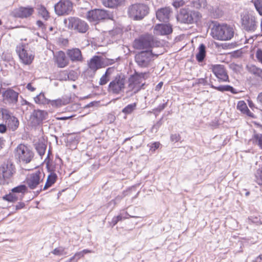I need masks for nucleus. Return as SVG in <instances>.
Listing matches in <instances>:
<instances>
[{
	"mask_svg": "<svg viewBox=\"0 0 262 262\" xmlns=\"http://www.w3.org/2000/svg\"><path fill=\"white\" fill-rule=\"evenodd\" d=\"M234 31L231 26L227 24H215L211 29L212 37L219 40H230L234 36Z\"/></svg>",
	"mask_w": 262,
	"mask_h": 262,
	"instance_id": "obj_1",
	"label": "nucleus"
},
{
	"mask_svg": "<svg viewBox=\"0 0 262 262\" xmlns=\"http://www.w3.org/2000/svg\"><path fill=\"white\" fill-rule=\"evenodd\" d=\"M145 75V73H136L129 78L127 90L126 92L128 96H133L143 88L145 84L143 81Z\"/></svg>",
	"mask_w": 262,
	"mask_h": 262,
	"instance_id": "obj_2",
	"label": "nucleus"
},
{
	"mask_svg": "<svg viewBox=\"0 0 262 262\" xmlns=\"http://www.w3.org/2000/svg\"><path fill=\"white\" fill-rule=\"evenodd\" d=\"M126 80L124 75L118 73L108 84L107 91L113 94H119L124 92Z\"/></svg>",
	"mask_w": 262,
	"mask_h": 262,
	"instance_id": "obj_3",
	"label": "nucleus"
},
{
	"mask_svg": "<svg viewBox=\"0 0 262 262\" xmlns=\"http://www.w3.org/2000/svg\"><path fill=\"white\" fill-rule=\"evenodd\" d=\"M149 12V7L144 4H135L129 6L128 9L129 16L134 20H141Z\"/></svg>",
	"mask_w": 262,
	"mask_h": 262,
	"instance_id": "obj_4",
	"label": "nucleus"
},
{
	"mask_svg": "<svg viewBox=\"0 0 262 262\" xmlns=\"http://www.w3.org/2000/svg\"><path fill=\"white\" fill-rule=\"evenodd\" d=\"M242 27L249 32H254L258 26L256 17L252 13H244L241 15Z\"/></svg>",
	"mask_w": 262,
	"mask_h": 262,
	"instance_id": "obj_5",
	"label": "nucleus"
},
{
	"mask_svg": "<svg viewBox=\"0 0 262 262\" xmlns=\"http://www.w3.org/2000/svg\"><path fill=\"white\" fill-rule=\"evenodd\" d=\"M15 157L23 164H28L33 159L34 153L28 146L20 144L15 149Z\"/></svg>",
	"mask_w": 262,
	"mask_h": 262,
	"instance_id": "obj_6",
	"label": "nucleus"
},
{
	"mask_svg": "<svg viewBox=\"0 0 262 262\" xmlns=\"http://www.w3.org/2000/svg\"><path fill=\"white\" fill-rule=\"evenodd\" d=\"M201 17L200 13L198 11H189L186 9H183L180 10L178 15L177 19L182 23L192 24L198 21Z\"/></svg>",
	"mask_w": 262,
	"mask_h": 262,
	"instance_id": "obj_7",
	"label": "nucleus"
},
{
	"mask_svg": "<svg viewBox=\"0 0 262 262\" xmlns=\"http://www.w3.org/2000/svg\"><path fill=\"white\" fill-rule=\"evenodd\" d=\"M68 21V28L76 30L79 33H85L89 29L87 23L78 17H71L68 19H64V22L67 24Z\"/></svg>",
	"mask_w": 262,
	"mask_h": 262,
	"instance_id": "obj_8",
	"label": "nucleus"
},
{
	"mask_svg": "<svg viewBox=\"0 0 262 262\" xmlns=\"http://www.w3.org/2000/svg\"><path fill=\"white\" fill-rule=\"evenodd\" d=\"M154 55L150 50L141 51L135 57V61L141 68H146L150 66L153 60Z\"/></svg>",
	"mask_w": 262,
	"mask_h": 262,
	"instance_id": "obj_9",
	"label": "nucleus"
},
{
	"mask_svg": "<svg viewBox=\"0 0 262 262\" xmlns=\"http://www.w3.org/2000/svg\"><path fill=\"white\" fill-rule=\"evenodd\" d=\"M154 45V37L152 35L146 34L141 36L134 41V47L137 49H146L149 50Z\"/></svg>",
	"mask_w": 262,
	"mask_h": 262,
	"instance_id": "obj_10",
	"label": "nucleus"
},
{
	"mask_svg": "<svg viewBox=\"0 0 262 262\" xmlns=\"http://www.w3.org/2000/svg\"><path fill=\"white\" fill-rule=\"evenodd\" d=\"M43 173L39 170L33 172L27 177L25 182L31 189L36 188L43 181Z\"/></svg>",
	"mask_w": 262,
	"mask_h": 262,
	"instance_id": "obj_11",
	"label": "nucleus"
},
{
	"mask_svg": "<svg viewBox=\"0 0 262 262\" xmlns=\"http://www.w3.org/2000/svg\"><path fill=\"white\" fill-rule=\"evenodd\" d=\"M2 97L4 103L13 106L18 101V93L9 88L2 93Z\"/></svg>",
	"mask_w": 262,
	"mask_h": 262,
	"instance_id": "obj_12",
	"label": "nucleus"
},
{
	"mask_svg": "<svg viewBox=\"0 0 262 262\" xmlns=\"http://www.w3.org/2000/svg\"><path fill=\"white\" fill-rule=\"evenodd\" d=\"M54 9L58 15L69 14L72 10L73 4L68 0H61L55 5Z\"/></svg>",
	"mask_w": 262,
	"mask_h": 262,
	"instance_id": "obj_13",
	"label": "nucleus"
},
{
	"mask_svg": "<svg viewBox=\"0 0 262 262\" xmlns=\"http://www.w3.org/2000/svg\"><path fill=\"white\" fill-rule=\"evenodd\" d=\"M108 12L103 9H94L88 12L86 17L90 21H97L108 18Z\"/></svg>",
	"mask_w": 262,
	"mask_h": 262,
	"instance_id": "obj_14",
	"label": "nucleus"
},
{
	"mask_svg": "<svg viewBox=\"0 0 262 262\" xmlns=\"http://www.w3.org/2000/svg\"><path fill=\"white\" fill-rule=\"evenodd\" d=\"M16 51L21 61L24 64L29 65L32 62L34 55L31 51L25 49L24 46L17 48Z\"/></svg>",
	"mask_w": 262,
	"mask_h": 262,
	"instance_id": "obj_15",
	"label": "nucleus"
},
{
	"mask_svg": "<svg viewBox=\"0 0 262 262\" xmlns=\"http://www.w3.org/2000/svg\"><path fill=\"white\" fill-rule=\"evenodd\" d=\"M211 70L219 82L229 81V77L227 71L223 65H212Z\"/></svg>",
	"mask_w": 262,
	"mask_h": 262,
	"instance_id": "obj_16",
	"label": "nucleus"
},
{
	"mask_svg": "<svg viewBox=\"0 0 262 262\" xmlns=\"http://www.w3.org/2000/svg\"><path fill=\"white\" fill-rule=\"evenodd\" d=\"M13 174L12 165H4L0 167V184L8 183V180Z\"/></svg>",
	"mask_w": 262,
	"mask_h": 262,
	"instance_id": "obj_17",
	"label": "nucleus"
},
{
	"mask_svg": "<svg viewBox=\"0 0 262 262\" xmlns=\"http://www.w3.org/2000/svg\"><path fill=\"white\" fill-rule=\"evenodd\" d=\"M47 116L48 113L45 111L34 110L30 117L31 123L34 126L38 125L42 123L43 120L47 118Z\"/></svg>",
	"mask_w": 262,
	"mask_h": 262,
	"instance_id": "obj_18",
	"label": "nucleus"
},
{
	"mask_svg": "<svg viewBox=\"0 0 262 262\" xmlns=\"http://www.w3.org/2000/svg\"><path fill=\"white\" fill-rule=\"evenodd\" d=\"M33 12L34 9L32 7H20L13 11L12 15L15 17L25 18L31 16Z\"/></svg>",
	"mask_w": 262,
	"mask_h": 262,
	"instance_id": "obj_19",
	"label": "nucleus"
},
{
	"mask_svg": "<svg viewBox=\"0 0 262 262\" xmlns=\"http://www.w3.org/2000/svg\"><path fill=\"white\" fill-rule=\"evenodd\" d=\"M172 32V26L170 24H157L154 28V33L158 35H168Z\"/></svg>",
	"mask_w": 262,
	"mask_h": 262,
	"instance_id": "obj_20",
	"label": "nucleus"
},
{
	"mask_svg": "<svg viewBox=\"0 0 262 262\" xmlns=\"http://www.w3.org/2000/svg\"><path fill=\"white\" fill-rule=\"evenodd\" d=\"M171 12L169 7L160 8L156 12L157 18L160 21L167 22L169 20Z\"/></svg>",
	"mask_w": 262,
	"mask_h": 262,
	"instance_id": "obj_21",
	"label": "nucleus"
},
{
	"mask_svg": "<svg viewBox=\"0 0 262 262\" xmlns=\"http://www.w3.org/2000/svg\"><path fill=\"white\" fill-rule=\"evenodd\" d=\"M67 54L73 62H81L83 61L81 52L78 48L68 50Z\"/></svg>",
	"mask_w": 262,
	"mask_h": 262,
	"instance_id": "obj_22",
	"label": "nucleus"
},
{
	"mask_svg": "<svg viewBox=\"0 0 262 262\" xmlns=\"http://www.w3.org/2000/svg\"><path fill=\"white\" fill-rule=\"evenodd\" d=\"M89 68L95 72L102 67L101 58L98 56H95L92 58L88 62Z\"/></svg>",
	"mask_w": 262,
	"mask_h": 262,
	"instance_id": "obj_23",
	"label": "nucleus"
},
{
	"mask_svg": "<svg viewBox=\"0 0 262 262\" xmlns=\"http://www.w3.org/2000/svg\"><path fill=\"white\" fill-rule=\"evenodd\" d=\"M56 62L59 68H64L69 63V61L63 51L58 52L56 55Z\"/></svg>",
	"mask_w": 262,
	"mask_h": 262,
	"instance_id": "obj_24",
	"label": "nucleus"
},
{
	"mask_svg": "<svg viewBox=\"0 0 262 262\" xmlns=\"http://www.w3.org/2000/svg\"><path fill=\"white\" fill-rule=\"evenodd\" d=\"M115 71V69L114 68H108L106 69L105 73L100 78L99 81V84L101 85H103L106 84L111 78V75Z\"/></svg>",
	"mask_w": 262,
	"mask_h": 262,
	"instance_id": "obj_25",
	"label": "nucleus"
},
{
	"mask_svg": "<svg viewBox=\"0 0 262 262\" xmlns=\"http://www.w3.org/2000/svg\"><path fill=\"white\" fill-rule=\"evenodd\" d=\"M209 85L212 88H213L219 91H221V92L230 91L232 94L237 93V91H236V90L230 85H221V86H215L213 85V82L211 80H210V81H209Z\"/></svg>",
	"mask_w": 262,
	"mask_h": 262,
	"instance_id": "obj_26",
	"label": "nucleus"
},
{
	"mask_svg": "<svg viewBox=\"0 0 262 262\" xmlns=\"http://www.w3.org/2000/svg\"><path fill=\"white\" fill-rule=\"evenodd\" d=\"M191 6L197 9H208L207 0H192L190 1Z\"/></svg>",
	"mask_w": 262,
	"mask_h": 262,
	"instance_id": "obj_27",
	"label": "nucleus"
},
{
	"mask_svg": "<svg viewBox=\"0 0 262 262\" xmlns=\"http://www.w3.org/2000/svg\"><path fill=\"white\" fill-rule=\"evenodd\" d=\"M124 0H101L102 4L106 7L114 8L121 5Z\"/></svg>",
	"mask_w": 262,
	"mask_h": 262,
	"instance_id": "obj_28",
	"label": "nucleus"
},
{
	"mask_svg": "<svg viewBox=\"0 0 262 262\" xmlns=\"http://www.w3.org/2000/svg\"><path fill=\"white\" fill-rule=\"evenodd\" d=\"M4 200L9 201V202H15L18 200H21L22 194H17L16 192H13L11 190V192H10L9 194H6L3 197Z\"/></svg>",
	"mask_w": 262,
	"mask_h": 262,
	"instance_id": "obj_29",
	"label": "nucleus"
},
{
	"mask_svg": "<svg viewBox=\"0 0 262 262\" xmlns=\"http://www.w3.org/2000/svg\"><path fill=\"white\" fill-rule=\"evenodd\" d=\"M237 108L242 113L246 114L249 116H252V113L249 110L246 103L244 101H238L237 105Z\"/></svg>",
	"mask_w": 262,
	"mask_h": 262,
	"instance_id": "obj_30",
	"label": "nucleus"
},
{
	"mask_svg": "<svg viewBox=\"0 0 262 262\" xmlns=\"http://www.w3.org/2000/svg\"><path fill=\"white\" fill-rule=\"evenodd\" d=\"M248 72L256 77L262 79V69L256 67L254 65L247 66Z\"/></svg>",
	"mask_w": 262,
	"mask_h": 262,
	"instance_id": "obj_31",
	"label": "nucleus"
},
{
	"mask_svg": "<svg viewBox=\"0 0 262 262\" xmlns=\"http://www.w3.org/2000/svg\"><path fill=\"white\" fill-rule=\"evenodd\" d=\"M35 102L38 104H48L50 100L46 98L43 93L41 92L39 94L34 98Z\"/></svg>",
	"mask_w": 262,
	"mask_h": 262,
	"instance_id": "obj_32",
	"label": "nucleus"
},
{
	"mask_svg": "<svg viewBox=\"0 0 262 262\" xmlns=\"http://www.w3.org/2000/svg\"><path fill=\"white\" fill-rule=\"evenodd\" d=\"M206 56V47L202 43L199 48V52L196 55V58L198 61L202 62L204 60Z\"/></svg>",
	"mask_w": 262,
	"mask_h": 262,
	"instance_id": "obj_33",
	"label": "nucleus"
},
{
	"mask_svg": "<svg viewBox=\"0 0 262 262\" xmlns=\"http://www.w3.org/2000/svg\"><path fill=\"white\" fill-rule=\"evenodd\" d=\"M7 123L8 127L13 131L15 130L19 125V121L15 117H12L11 119L7 122Z\"/></svg>",
	"mask_w": 262,
	"mask_h": 262,
	"instance_id": "obj_34",
	"label": "nucleus"
},
{
	"mask_svg": "<svg viewBox=\"0 0 262 262\" xmlns=\"http://www.w3.org/2000/svg\"><path fill=\"white\" fill-rule=\"evenodd\" d=\"M28 188L25 185H20L12 189L13 192H16L17 194H22V198L26 192H27Z\"/></svg>",
	"mask_w": 262,
	"mask_h": 262,
	"instance_id": "obj_35",
	"label": "nucleus"
},
{
	"mask_svg": "<svg viewBox=\"0 0 262 262\" xmlns=\"http://www.w3.org/2000/svg\"><path fill=\"white\" fill-rule=\"evenodd\" d=\"M56 178L57 176L55 174L51 173L49 174L48 177L46 184L44 186L43 190L47 189L51 186V185L55 182Z\"/></svg>",
	"mask_w": 262,
	"mask_h": 262,
	"instance_id": "obj_36",
	"label": "nucleus"
},
{
	"mask_svg": "<svg viewBox=\"0 0 262 262\" xmlns=\"http://www.w3.org/2000/svg\"><path fill=\"white\" fill-rule=\"evenodd\" d=\"M46 147V145L43 142H39L35 145L36 150L41 157L45 155Z\"/></svg>",
	"mask_w": 262,
	"mask_h": 262,
	"instance_id": "obj_37",
	"label": "nucleus"
},
{
	"mask_svg": "<svg viewBox=\"0 0 262 262\" xmlns=\"http://www.w3.org/2000/svg\"><path fill=\"white\" fill-rule=\"evenodd\" d=\"M136 103L128 104L122 110V112L126 115L131 114L136 109Z\"/></svg>",
	"mask_w": 262,
	"mask_h": 262,
	"instance_id": "obj_38",
	"label": "nucleus"
},
{
	"mask_svg": "<svg viewBox=\"0 0 262 262\" xmlns=\"http://www.w3.org/2000/svg\"><path fill=\"white\" fill-rule=\"evenodd\" d=\"M38 15L45 20L49 17V13L46 8L42 6H39L37 8Z\"/></svg>",
	"mask_w": 262,
	"mask_h": 262,
	"instance_id": "obj_39",
	"label": "nucleus"
},
{
	"mask_svg": "<svg viewBox=\"0 0 262 262\" xmlns=\"http://www.w3.org/2000/svg\"><path fill=\"white\" fill-rule=\"evenodd\" d=\"M0 112L2 113L3 119L6 120V122L11 119L12 117H14L9 110L6 108H1L0 110Z\"/></svg>",
	"mask_w": 262,
	"mask_h": 262,
	"instance_id": "obj_40",
	"label": "nucleus"
},
{
	"mask_svg": "<svg viewBox=\"0 0 262 262\" xmlns=\"http://www.w3.org/2000/svg\"><path fill=\"white\" fill-rule=\"evenodd\" d=\"M65 76V80L68 79L71 81H75L78 78L77 73L74 71H71L69 73H64Z\"/></svg>",
	"mask_w": 262,
	"mask_h": 262,
	"instance_id": "obj_41",
	"label": "nucleus"
},
{
	"mask_svg": "<svg viewBox=\"0 0 262 262\" xmlns=\"http://www.w3.org/2000/svg\"><path fill=\"white\" fill-rule=\"evenodd\" d=\"M253 139L254 143L262 149V134H256Z\"/></svg>",
	"mask_w": 262,
	"mask_h": 262,
	"instance_id": "obj_42",
	"label": "nucleus"
},
{
	"mask_svg": "<svg viewBox=\"0 0 262 262\" xmlns=\"http://www.w3.org/2000/svg\"><path fill=\"white\" fill-rule=\"evenodd\" d=\"M252 2L260 15H262V0H252Z\"/></svg>",
	"mask_w": 262,
	"mask_h": 262,
	"instance_id": "obj_43",
	"label": "nucleus"
},
{
	"mask_svg": "<svg viewBox=\"0 0 262 262\" xmlns=\"http://www.w3.org/2000/svg\"><path fill=\"white\" fill-rule=\"evenodd\" d=\"M255 181L259 185H262V167L258 168L255 174Z\"/></svg>",
	"mask_w": 262,
	"mask_h": 262,
	"instance_id": "obj_44",
	"label": "nucleus"
},
{
	"mask_svg": "<svg viewBox=\"0 0 262 262\" xmlns=\"http://www.w3.org/2000/svg\"><path fill=\"white\" fill-rule=\"evenodd\" d=\"M249 220L257 225L262 224V216L258 215L251 216L249 217Z\"/></svg>",
	"mask_w": 262,
	"mask_h": 262,
	"instance_id": "obj_45",
	"label": "nucleus"
},
{
	"mask_svg": "<svg viewBox=\"0 0 262 262\" xmlns=\"http://www.w3.org/2000/svg\"><path fill=\"white\" fill-rule=\"evenodd\" d=\"M52 253L54 255L58 256L66 255L67 254V252L64 251V249L62 247L55 248L52 251Z\"/></svg>",
	"mask_w": 262,
	"mask_h": 262,
	"instance_id": "obj_46",
	"label": "nucleus"
},
{
	"mask_svg": "<svg viewBox=\"0 0 262 262\" xmlns=\"http://www.w3.org/2000/svg\"><path fill=\"white\" fill-rule=\"evenodd\" d=\"M49 104H51V105L53 107H58L61 106L63 104V103L62 100L58 99L53 100H50Z\"/></svg>",
	"mask_w": 262,
	"mask_h": 262,
	"instance_id": "obj_47",
	"label": "nucleus"
},
{
	"mask_svg": "<svg viewBox=\"0 0 262 262\" xmlns=\"http://www.w3.org/2000/svg\"><path fill=\"white\" fill-rule=\"evenodd\" d=\"M255 56L257 60L262 63V50L258 49L256 51Z\"/></svg>",
	"mask_w": 262,
	"mask_h": 262,
	"instance_id": "obj_48",
	"label": "nucleus"
},
{
	"mask_svg": "<svg viewBox=\"0 0 262 262\" xmlns=\"http://www.w3.org/2000/svg\"><path fill=\"white\" fill-rule=\"evenodd\" d=\"M83 256L82 251L77 252L70 259V262H71L74 259H76V260L79 259L80 257Z\"/></svg>",
	"mask_w": 262,
	"mask_h": 262,
	"instance_id": "obj_49",
	"label": "nucleus"
},
{
	"mask_svg": "<svg viewBox=\"0 0 262 262\" xmlns=\"http://www.w3.org/2000/svg\"><path fill=\"white\" fill-rule=\"evenodd\" d=\"M184 4V2L183 0L176 1L173 2L172 5L176 8H179Z\"/></svg>",
	"mask_w": 262,
	"mask_h": 262,
	"instance_id": "obj_50",
	"label": "nucleus"
},
{
	"mask_svg": "<svg viewBox=\"0 0 262 262\" xmlns=\"http://www.w3.org/2000/svg\"><path fill=\"white\" fill-rule=\"evenodd\" d=\"M198 83L203 84L204 85H209V82H208L206 78H199L198 79Z\"/></svg>",
	"mask_w": 262,
	"mask_h": 262,
	"instance_id": "obj_51",
	"label": "nucleus"
},
{
	"mask_svg": "<svg viewBox=\"0 0 262 262\" xmlns=\"http://www.w3.org/2000/svg\"><path fill=\"white\" fill-rule=\"evenodd\" d=\"M167 105V101L163 103V104H161L156 108V111L158 112H161L166 107Z\"/></svg>",
	"mask_w": 262,
	"mask_h": 262,
	"instance_id": "obj_52",
	"label": "nucleus"
},
{
	"mask_svg": "<svg viewBox=\"0 0 262 262\" xmlns=\"http://www.w3.org/2000/svg\"><path fill=\"white\" fill-rule=\"evenodd\" d=\"M180 136L177 134L172 135L170 137L171 141L175 142H178L180 140Z\"/></svg>",
	"mask_w": 262,
	"mask_h": 262,
	"instance_id": "obj_53",
	"label": "nucleus"
},
{
	"mask_svg": "<svg viewBox=\"0 0 262 262\" xmlns=\"http://www.w3.org/2000/svg\"><path fill=\"white\" fill-rule=\"evenodd\" d=\"M25 206V204L24 202H19L17 204L15 205L16 210H19L23 208Z\"/></svg>",
	"mask_w": 262,
	"mask_h": 262,
	"instance_id": "obj_54",
	"label": "nucleus"
},
{
	"mask_svg": "<svg viewBox=\"0 0 262 262\" xmlns=\"http://www.w3.org/2000/svg\"><path fill=\"white\" fill-rule=\"evenodd\" d=\"M37 25L40 27L41 28L42 30H46L47 27L43 25V23L40 20H37L36 22Z\"/></svg>",
	"mask_w": 262,
	"mask_h": 262,
	"instance_id": "obj_55",
	"label": "nucleus"
},
{
	"mask_svg": "<svg viewBox=\"0 0 262 262\" xmlns=\"http://www.w3.org/2000/svg\"><path fill=\"white\" fill-rule=\"evenodd\" d=\"M160 145V144L159 142H155L151 144V148L155 150L159 147Z\"/></svg>",
	"mask_w": 262,
	"mask_h": 262,
	"instance_id": "obj_56",
	"label": "nucleus"
},
{
	"mask_svg": "<svg viewBox=\"0 0 262 262\" xmlns=\"http://www.w3.org/2000/svg\"><path fill=\"white\" fill-rule=\"evenodd\" d=\"M6 130L7 126L3 124H0V133H4L6 132Z\"/></svg>",
	"mask_w": 262,
	"mask_h": 262,
	"instance_id": "obj_57",
	"label": "nucleus"
},
{
	"mask_svg": "<svg viewBox=\"0 0 262 262\" xmlns=\"http://www.w3.org/2000/svg\"><path fill=\"white\" fill-rule=\"evenodd\" d=\"M26 88L31 92H34L36 89L32 85L31 83H29L27 85Z\"/></svg>",
	"mask_w": 262,
	"mask_h": 262,
	"instance_id": "obj_58",
	"label": "nucleus"
},
{
	"mask_svg": "<svg viewBox=\"0 0 262 262\" xmlns=\"http://www.w3.org/2000/svg\"><path fill=\"white\" fill-rule=\"evenodd\" d=\"M253 262H262V254L256 257Z\"/></svg>",
	"mask_w": 262,
	"mask_h": 262,
	"instance_id": "obj_59",
	"label": "nucleus"
},
{
	"mask_svg": "<svg viewBox=\"0 0 262 262\" xmlns=\"http://www.w3.org/2000/svg\"><path fill=\"white\" fill-rule=\"evenodd\" d=\"M119 221H118L117 219L116 218V216H114L112 220V222H111V224H112V226H115L117 223Z\"/></svg>",
	"mask_w": 262,
	"mask_h": 262,
	"instance_id": "obj_60",
	"label": "nucleus"
},
{
	"mask_svg": "<svg viewBox=\"0 0 262 262\" xmlns=\"http://www.w3.org/2000/svg\"><path fill=\"white\" fill-rule=\"evenodd\" d=\"M163 83L162 82H160L159 83L155 88V90L157 91H160V90L161 89L162 86H163Z\"/></svg>",
	"mask_w": 262,
	"mask_h": 262,
	"instance_id": "obj_61",
	"label": "nucleus"
},
{
	"mask_svg": "<svg viewBox=\"0 0 262 262\" xmlns=\"http://www.w3.org/2000/svg\"><path fill=\"white\" fill-rule=\"evenodd\" d=\"M162 124V123H161V120L159 121L156 124H155L154 126H153V128H156V129H157L158 128H159Z\"/></svg>",
	"mask_w": 262,
	"mask_h": 262,
	"instance_id": "obj_62",
	"label": "nucleus"
},
{
	"mask_svg": "<svg viewBox=\"0 0 262 262\" xmlns=\"http://www.w3.org/2000/svg\"><path fill=\"white\" fill-rule=\"evenodd\" d=\"M257 100L262 104V92L258 95L257 97Z\"/></svg>",
	"mask_w": 262,
	"mask_h": 262,
	"instance_id": "obj_63",
	"label": "nucleus"
},
{
	"mask_svg": "<svg viewBox=\"0 0 262 262\" xmlns=\"http://www.w3.org/2000/svg\"><path fill=\"white\" fill-rule=\"evenodd\" d=\"M116 217L118 221H120L122 220L123 219H126V217H123L121 214H119L118 216H116Z\"/></svg>",
	"mask_w": 262,
	"mask_h": 262,
	"instance_id": "obj_64",
	"label": "nucleus"
}]
</instances>
